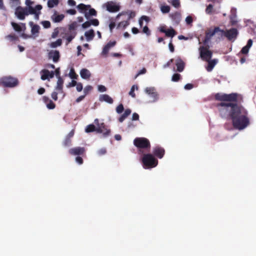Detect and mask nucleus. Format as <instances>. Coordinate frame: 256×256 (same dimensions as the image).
Here are the masks:
<instances>
[{
	"mask_svg": "<svg viewBox=\"0 0 256 256\" xmlns=\"http://www.w3.org/2000/svg\"><path fill=\"white\" fill-rule=\"evenodd\" d=\"M77 27L76 22H73L69 26V30L70 32H75V30Z\"/></svg>",
	"mask_w": 256,
	"mask_h": 256,
	"instance_id": "79ce46f5",
	"label": "nucleus"
},
{
	"mask_svg": "<svg viewBox=\"0 0 256 256\" xmlns=\"http://www.w3.org/2000/svg\"><path fill=\"white\" fill-rule=\"evenodd\" d=\"M176 64L178 72H182L183 71L184 68V62L180 58H178L176 60Z\"/></svg>",
	"mask_w": 256,
	"mask_h": 256,
	"instance_id": "412c9836",
	"label": "nucleus"
},
{
	"mask_svg": "<svg viewBox=\"0 0 256 256\" xmlns=\"http://www.w3.org/2000/svg\"><path fill=\"white\" fill-rule=\"evenodd\" d=\"M236 9L235 8H232L231 9V16L230 20L232 24H234L236 22Z\"/></svg>",
	"mask_w": 256,
	"mask_h": 256,
	"instance_id": "7c9ffc66",
	"label": "nucleus"
},
{
	"mask_svg": "<svg viewBox=\"0 0 256 256\" xmlns=\"http://www.w3.org/2000/svg\"><path fill=\"white\" fill-rule=\"evenodd\" d=\"M58 32H59L58 29L55 28L54 30V32L52 33V38H56L58 34Z\"/></svg>",
	"mask_w": 256,
	"mask_h": 256,
	"instance_id": "052dcab7",
	"label": "nucleus"
},
{
	"mask_svg": "<svg viewBox=\"0 0 256 256\" xmlns=\"http://www.w3.org/2000/svg\"><path fill=\"white\" fill-rule=\"evenodd\" d=\"M70 144V138L66 137L64 142V146H69Z\"/></svg>",
	"mask_w": 256,
	"mask_h": 256,
	"instance_id": "bf43d9fd",
	"label": "nucleus"
},
{
	"mask_svg": "<svg viewBox=\"0 0 256 256\" xmlns=\"http://www.w3.org/2000/svg\"><path fill=\"white\" fill-rule=\"evenodd\" d=\"M40 28L38 25L35 24L32 26L31 32L32 34L35 35L38 32Z\"/></svg>",
	"mask_w": 256,
	"mask_h": 256,
	"instance_id": "4c0bfd02",
	"label": "nucleus"
},
{
	"mask_svg": "<svg viewBox=\"0 0 256 256\" xmlns=\"http://www.w3.org/2000/svg\"><path fill=\"white\" fill-rule=\"evenodd\" d=\"M238 34V31L236 28H232L226 32V36L229 40H232L236 38Z\"/></svg>",
	"mask_w": 256,
	"mask_h": 256,
	"instance_id": "2eb2a0df",
	"label": "nucleus"
},
{
	"mask_svg": "<svg viewBox=\"0 0 256 256\" xmlns=\"http://www.w3.org/2000/svg\"><path fill=\"white\" fill-rule=\"evenodd\" d=\"M68 76L72 79H76L78 75L75 73L74 69L72 68L68 74Z\"/></svg>",
	"mask_w": 256,
	"mask_h": 256,
	"instance_id": "ea45409f",
	"label": "nucleus"
},
{
	"mask_svg": "<svg viewBox=\"0 0 256 256\" xmlns=\"http://www.w3.org/2000/svg\"><path fill=\"white\" fill-rule=\"evenodd\" d=\"M25 4L26 6V8H30L32 9L33 12H34V8H33L32 5L33 4V2L31 1V0H26Z\"/></svg>",
	"mask_w": 256,
	"mask_h": 256,
	"instance_id": "de8ad7c7",
	"label": "nucleus"
},
{
	"mask_svg": "<svg viewBox=\"0 0 256 256\" xmlns=\"http://www.w3.org/2000/svg\"><path fill=\"white\" fill-rule=\"evenodd\" d=\"M170 2L176 8H178L180 6V0H170Z\"/></svg>",
	"mask_w": 256,
	"mask_h": 256,
	"instance_id": "37998d69",
	"label": "nucleus"
},
{
	"mask_svg": "<svg viewBox=\"0 0 256 256\" xmlns=\"http://www.w3.org/2000/svg\"><path fill=\"white\" fill-rule=\"evenodd\" d=\"M46 108L49 110H53L55 108L54 104L51 100L46 104Z\"/></svg>",
	"mask_w": 256,
	"mask_h": 256,
	"instance_id": "49530a36",
	"label": "nucleus"
},
{
	"mask_svg": "<svg viewBox=\"0 0 256 256\" xmlns=\"http://www.w3.org/2000/svg\"><path fill=\"white\" fill-rule=\"evenodd\" d=\"M92 88V87L91 86H86L84 90V95L86 96L89 92H90Z\"/></svg>",
	"mask_w": 256,
	"mask_h": 256,
	"instance_id": "8fccbe9b",
	"label": "nucleus"
},
{
	"mask_svg": "<svg viewBox=\"0 0 256 256\" xmlns=\"http://www.w3.org/2000/svg\"><path fill=\"white\" fill-rule=\"evenodd\" d=\"M160 10L162 13H168L170 10V7L168 6H161Z\"/></svg>",
	"mask_w": 256,
	"mask_h": 256,
	"instance_id": "c03bdc74",
	"label": "nucleus"
},
{
	"mask_svg": "<svg viewBox=\"0 0 256 256\" xmlns=\"http://www.w3.org/2000/svg\"><path fill=\"white\" fill-rule=\"evenodd\" d=\"M130 113L131 110L130 109H126L122 116L119 118L120 122H122Z\"/></svg>",
	"mask_w": 256,
	"mask_h": 256,
	"instance_id": "2f4dec72",
	"label": "nucleus"
},
{
	"mask_svg": "<svg viewBox=\"0 0 256 256\" xmlns=\"http://www.w3.org/2000/svg\"><path fill=\"white\" fill-rule=\"evenodd\" d=\"M84 152V148L76 147L70 150L69 152L72 155H79L82 154Z\"/></svg>",
	"mask_w": 256,
	"mask_h": 256,
	"instance_id": "f3484780",
	"label": "nucleus"
},
{
	"mask_svg": "<svg viewBox=\"0 0 256 256\" xmlns=\"http://www.w3.org/2000/svg\"><path fill=\"white\" fill-rule=\"evenodd\" d=\"M212 10H213V6H212V5L209 4L207 6V8H206V12L208 14H210L212 13Z\"/></svg>",
	"mask_w": 256,
	"mask_h": 256,
	"instance_id": "3c124183",
	"label": "nucleus"
},
{
	"mask_svg": "<svg viewBox=\"0 0 256 256\" xmlns=\"http://www.w3.org/2000/svg\"><path fill=\"white\" fill-rule=\"evenodd\" d=\"M76 36V32H70V34H68V36L66 38V40L68 42H70Z\"/></svg>",
	"mask_w": 256,
	"mask_h": 256,
	"instance_id": "a19ab883",
	"label": "nucleus"
},
{
	"mask_svg": "<svg viewBox=\"0 0 256 256\" xmlns=\"http://www.w3.org/2000/svg\"><path fill=\"white\" fill-rule=\"evenodd\" d=\"M64 18V16L63 14H54L51 17L52 20L54 22H58L62 20Z\"/></svg>",
	"mask_w": 256,
	"mask_h": 256,
	"instance_id": "c85d7f7f",
	"label": "nucleus"
},
{
	"mask_svg": "<svg viewBox=\"0 0 256 256\" xmlns=\"http://www.w3.org/2000/svg\"><path fill=\"white\" fill-rule=\"evenodd\" d=\"M214 36H216L218 38H220L224 36H226V32L220 30L218 27L215 28L214 29L208 30L206 32V36L204 41V44H206L210 40L211 38Z\"/></svg>",
	"mask_w": 256,
	"mask_h": 256,
	"instance_id": "7ed1b4c3",
	"label": "nucleus"
},
{
	"mask_svg": "<svg viewBox=\"0 0 256 256\" xmlns=\"http://www.w3.org/2000/svg\"><path fill=\"white\" fill-rule=\"evenodd\" d=\"M102 8L111 12H116L120 10V6L118 4L112 1L104 3L102 5Z\"/></svg>",
	"mask_w": 256,
	"mask_h": 256,
	"instance_id": "1a4fd4ad",
	"label": "nucleus"
},
{
	"mask_svg": "<svg viewBox=\"0 0 256 256\" xmlns=\"http://www.w3.org/2000/svg\"><path fill=\"white\" fill-rule=\"evenodd\" d=\"M172 20L178 24L181 20V14L179 12H175L170 14Z\"/></svg>",
	"mask_w": 256,
	"mask_h": 256,
	"instance_id": "6ab92c4d",
	"label": "nucleus"
},
{
	"mask_svg": "<svg viewBox=\"0 0 256 256\" xmlns=\"http://www.w3.org/2000/svg\"><path fill=\"white\" fill-rule=\"evenodd\" d=\"M58 94H62L60 93L58 91L54 90L52 93L51 96L54 100H57L58 98Z\"/></svg>",
	"mask_w": 256,
	"mask_h": 256,
	"instance_id": "a18cd8bd",
	"label": "nucleus"
},
{
	"mask_svg": "<svg viewBox=\"0 0 256 256\" xmlns=\"http://www.w3.org/2000/svg\"><path fill=\"white\" fill-rule=\"evenodd\" d=\"M180 76V74H174L172 76V80L173 82H177L179 80Z\"/></svg>",
	"mask_w": 256,
	"mask_h": 256,
	"instance_id": "864d4df0",
	"label": "nucleus"
},
{
	"mask_svg": "<svg viewBox=\"0 0 256 256\" xmlns=\"http://www.w3.org/2000/svg\"><path fill=\"white\" fill-rule=\"evenodd\" d=\"M42 8V6L41 5L38 4L34 8V12L31 13L30 14H34V19L36 20H38L39 18V15L40 14V10Z\"/></svg>",
	"mask_w": 256,
	"mask_h": 256,
	"instance_id": "a878e982",
	"label": "nucleus"
},
{
	"mask_svg": "<svg viewBox=\"0 0 256 256\" xmlns=\"http://www.w3.org/2000/svg\"><path fill=\"white\" fill-rule=\"evenodd\" d=\"M186 23L188 24H190L192 22V18L191 16H188L185 20Z\"/></svg>",
	"mask_w": 256,
	"mask_h": 256,
	"instance_id": "69168bd1",
	"label": "nucleus"
},
{
	"mask_svg": "<svg viewBox=\"0 0 256 256\" xmlns=\"http://www.w3.org/2000/svg\"><path fill=\"white\" fill-rule=\"evenodd\" d=\"M40 78L42 80H48L54 78V71H49L48 70H42L40 72Z\"/></svg>",
	"mask_w": 256,
	"mask_h": 256,
	"instance_id": "9b49d317",
	"label": "nucleus"
},
{
	"mask_svg": "<svg viewBox=\"0 0 256 256\" xmlns=\"http://www.w3.org/2000/svg\"><path fill=\"white\" fill-rule=\"evenodd\" d=\"M143 32L146 34L147 36L150 35V31L147 26H144L143 28Z\"/></svg>",
	"mask_w": 256,
	"mask_h": 256,
	"instance_id": "0e129e2a",
	"label": "nucleus"
},
{
	"mask_svg": "<svg viewBox=\"0 0 256 256\" xmlns=\"http://www.w3.org/2000/svg\"><path fill=\"white\" fill-rule=\"evenodd\" d=\"M62 40L61 39H58L56 42H51L49 46L52 48H56L62 44Z\"/></svg>",
	"mask_w": 256,
	"mask_h": 256,
	"instance_id": "72a5a7b5",
	"label": "nucleus"
},
{
	"mask_svg": "<svg viewBox=\"0 0 256 256\" xmlns=\"http://www.w3.org/2000/svg\"><path fill=\"white\" fill-rule=\"evenodd\" d=\"M200 58L204 60L208 61L212 58V52L208 48L201 46L200 48Z\"/></svg>",
	"mask_w": 256,
	"mask_h": 256,
	"instance_id": "9d476101",
	"label": "nucleus"
},
{
	"mask_svg": "<svg viewBox=\"0 0 256 256\" xmlns=\"http://www.w3.org/2000/svg\"><path fill=\"white\" fill-rule=\"evenodd\" d=\"M54 72V74L56 75L57 78H62L60 76V68H56V70Z\"/></svg>",
	"mask_w": 256,
	"mask_h": 256,
	"instance_id": "e2e57ef3",
	"label": "nucleus"
},
{
	"mask_svg": "<svg viewBox=\"0 0 256 256\" xmlns=\"http://www.w3.org/2000/svg\"><path fill=\"white\" fill-rule=\"evenodd\" d=\"M41 24L45 28H49L50 26V22L48 20L42 21Z\"/></svg>",
	"mask_w": 256,
	"mask_h": 256,
	"instance_id": "09e8293b",
	"label": "nucleus"
},
{
	"mask_svg": "<svg viewBox=\"0 0 256 256\" xmlns=\"http://www.w3.org/2000/svg\"><path fill=\"white\" fill-rule=\"evenodd\" d=\"M116 44V42H110L105 46L104 48L102 51V54H106Z\"/></svg>",
	"mask_w": 256,
	"mask_h": 256,
	"instance_id": "4be33fe9",
	"label": "nucleus"
},
{
	"mask_svg": "<svg viewBox=\"0 0 256 256\" xmlns=\"http://www.w3.org/2000/svg\"><path fill=\"white\" fill-rule=\"evenodd\" d=\"M90 25L98 26L99 24L98 20L97 19L90 20Z\"/></svg>",
	"mask_w": 256,
	"mask_h": 256,
	"instance_id": "4d7b16f0",
	"label": "nucleus"
},
{
	"mask_svg": "<svg viewBox=\"0 0 256 256\" xmlns=\"http://www.w3.org/2000/svg\"><path fill=\"white\" fill-rule=\"evenodd\" d=\"M77 8L80 10V12L84 13L85 16H96V12L94 8H91L90 5H85L80 4L77 6Z\"/></svg>",
	"mask_w": 256,
	"mask_h": 256,
	"instance_id": "0eeeda50",
	"label": "nucleus"
},
{
	"mask_svg": "<svg viewBox=\"0 0 256 256\" xmlns=\"http://www.w3.org/2000/svg\"><path fill=\"white\" fill-rule=\"evenodd\" d=\"M97 152L98 155H103L106 153V150L105 148H101Z\"/></svg>",
	"mask_w": 256,
	"mask_h": 256,
	"instance_id": "774afa93",
	"label": "nucleus"
},
{
	"mask_svg": "<svg viewBox=\"0 0 256 256\" xmlns=\"http://www.w3.org/2000/svg\"><path fill=\"white\" fill-rule=\"evenodd\" d=\"M123 110H124V106H123V105L122 104H119L116 107V112L118 114H120V113L122 112Z\"/></svg>",
	"mask_w": 256,
	"mask_h": 256,
	"instance_id": "5fc2aeb1",
	"label": "nucleus"
},
{
	"mask_svg": "<svg viewBox=\"0 0 256 256\" xmlns=\"http://www.w3.org/2000/svg\"><path fill=\"white\" fill-rule=\"evenodd\" d=\"M12 26L14 29L18 32H20L22 30L23 28H25V24H18L15 22H12L11 23Z\"/></svg>",
	"mask_w": 256,
	"mask_h": 256,
	"instance_id": "cd10ccee",
	"label": "nucleus"
},
{
	"mask_svg": "<svg viewBox=\"0 0 256 256\" xmlns=\"http://www.w3.org/2000/svg\"><path fill=\"white\" fill-rule=\"evenodd\" d=\"M49 58H52L54 62H56L58 61L60 58L59 52L56 50H52L48 53Z\"/></svg>",
	"mask_w": 256,
	"mask_h": 256,
	"instance_id": "dca6fc26",
	"label": "nucleus"
},
{
	"mask_svg": "<svg viewBox=\"0 0 256 256\" xmlns=\"http://www.w3.org/2000/svg\"><path fill=\"white\" fill-rule=\"evenodd\" d=\"M18 80L11 76H5L0 78V84L6 87L13 88L18 84Z\"/></svg>",
	"mask_w": 256,
	"mask_h": 256,
	"instance_id": "39448f33",
	"label": "nucleus"
},
{
	"mask_svg": "<svg viewBox=\"0 0 256 256\" xmlns=\"http://www.w3.org/2000/svg\"><path fill=\"white\" fill-rule=\"evenodd\" d=\"M208 65L206 67V69L208 72H210L212 70L216 64L218 62V60L214 59L212 60H210L208 61Z\"/></svg>",
	"mask_w": 256,
	"mask_h": 256,
	"instance_id": "393cba45",
	"label": "nucleus"
},
{
	"mask_svg": "<svg viewBox=\"0 0 256 256\" xmlns=\"http://www.w3.org/2000/svg\"><path fill=\"white\" fill-rule=\"evenodd\" d=\"M84 36L86 37L87 42L92 40L94 36V32L93 30H90L86 31L84 33Z\"/></svg>",
	"mask_w": 256,
	"mask_h": 256,
	"instance_id": "b1692460",
	"label": "nucleus"
},
{
	"mask_svg": "<svg viewBox=\"0 0 256 256\" xmlns=\"http://www.w3.org/2000/svg\"><path fill=\"white\" fill-rule=\"evenodd\" d=\"M32 9L30 8L18 7L15 10V14L18 18L20 20H24L26 16L32 13Z\"/></svg>",
	"mask_w": 256,
	"mask_h": 256,
	"instance_id": "423d86ee",
	"label": "nucleus"
},
{
	"mask_svg": "<svg viewBox=\"0 0 256 256\" xmlns=\"http://www.w3.org/2000/svg\"><path fill=\"white\" fill-rule=\"evenodd\" d=\"M74 80V79H72V81L68 83V84L66 86L67 88L74 87L76 86L78 82Z\"/></svg>",
	"mask_w": 256,
	"mask_h": 256,
	"instance_id": "13d9d810",
	"label": "nucleus"
},
{
	"mask_svg": "<svg viewBox=\"0 0 256 256\" xmlns=\"http://www.w3.org/2000/svg\"><path fill=\"white\" fill-rule=\"evenodd\" d=\"M104 130H106V132H104V136H108L110 134V130L107 129L106 128L104 124V122H102L101 124H97V126L96 127V131L98 132H103Z\"/></svg>",
	"mask_w": 256,
	"mask_h": 256,
	"instance_id": "ddd939ff",
	"label": "nucleus"
},
{
	"mask_svg": "<svg viewBox=\"0 0 256 256\" xmlns=\"http://www.w3.org/2000/svg\"><path fill=\"white\" fill-rule=\"evenodd\" d=\"M167 36L173 38L176 34V32L173 28H170L166 30L164 33Z\"/></svg>",
	"mask_w": 256,
	"mask_h": 256,
	"instance_id": "f704fd0d",
	"label": "nucleus"
},
{
	"mask_svg": "<svg viewBox=\"0 0 256 256\" xmlns=\"http://www.w3.org/2000/svg\"><path fill=\"white\" fill-rule=\"evenodd\" d=\"M94 131H96V126L94 124L88 125L85 129V132H90Z\"/></svg>",
	"mask_w": 256,
	"mask_h": 256,
	"instance_id": "58836bf2",
	"label": "nucleus"
},
{
	"mask_svg": "<svg viewBox=\"0 0 256 256\" xmlns=\"http://www.w3.org/2000/svg\"><path fill=\"white\" fill-rule=\"evenodd\" d=\"M90 20L86 21L82 24V28H89L90 26Z\"/></svg>",
	"mask_w": 256,
	"mask_h": 256,
	"instance_id": "680f3d73",
	"label": "nucleus"
},
{
	"mask_svg": "<svg viewBox=\"0 0 256 256\" xmlns=\"http://www.w3.org/2000/svg\"><path fill=\"white\" fill-rule=\"evenodd\" d=\"M100 102H104L108 104H112L113 102L112 98L108 94H100L99 96Z\"/></svg>",
	"mask_w": 256,
	"mask_h": 256,
	"instance_id": "a211bd4d",
	"label": "nucleus"
},
{
	"mask_svg": "<svg viewBox=\"0 0 256 256\" xmlns=\"http://www.w3.org/2000/svg\"><path fill=\"white\" fill-rule=\"evenodd\" d=\"M138 90V86L136 85H133L132 86L129 92V95L130 96L133 98H135L136 94H135L134 92L135 90Z\"/></svg>",
	"mask_w": 256,
	"mask_h": 256,
	"instance_id": "c9c22d12",
	"label": "nucleus"
},
{
	"mask_svg": "<svg viewBox=\"0 0 256 256\" xmlns=\"http://www.w3.org/2000/svg\"><path fill=\"white\" fill-rule=\"evenodd\" d=\"M154 154L160 158H162L164 154V150L161 148H156L154 150Z\"/></svg>",
	"mask_w": 256,
	"mask_h": 256,
	"instance_id": "5701e85b",
	"label": "nucleus"
},
{
	"mask_svg": "<svg viewBox=\"0 0 256 256\" xmlns=\"http://www.w3.org/2000/svg\"><path fill=\"white\" fill-rule=\"evenodd\" d=\"M139 119V116L138 114L136 113V112H134L132 114V120H138Z\"/></svg>",
	"mask_w": 256,
	"mask_h": 256,
	"instance_id": "338daca9",
	"label": "nucleus"
},
{
	"mask_svg": "<svg viewBox=\"0 0 256 256\" xmlns=\"http://www.w3.org/2000/svg\"><path fill=\"white\" fill-rule=\"evenodd\" d=\"M58 3V0H49L48 2V6L49 8H53Z\"/></svg>",
	"mask_w": 256,
	"mask_h": 256,
	"instance_id": "e433bc0d",
	"label": "nucleus"
},
{
	"mask_svg": "<svg viewBox=\"0 0 256 256\" xmlns=\"http://www.w3.org/2000/svg\"><path fill=\"white\" fill-rule=\"evenodd\" d=\"M142 162L144 168H154L158 164V160L151 154H144L142 158Z\"/></svg>",
	"mask_w": 256,
	"mask_h": 256,
	"instance_id": "20e7f679",
	"label": "nucleus"
},
{
	"mask_svg": "<svg viewBox=\"0 0 256 256\" xmlns=\"http://www.w3.org/2000/svg\"><path fill=\"white\" fill-rule=\"evenodd\" d=\"M144 92L147 96L146 104L155 103L158 100L159 94L154 87L147 86L144 88Z\"/></svg>",
	"mask_w": 256,
	"mask_h": 256,
	"instance_id": "f03ea898",
	"label": "nucleus"
},
{
	"mask_svg": "<svg viewBox=\"0 0 256 256\" xmlns=\"http://www.w3.org/2000/svg\"><path fill=\"white\" fill-rule=\"evenodd\" d=\"M122 21H121L118 25V28H124L130 24L128 20H126L124 18V17H121Z\"/></svg>",
	"mask_w": 256,
	"mask_h": 256,
	"instance_id": "c756f323",
	"label": "nucleus"
},
{
	"mask_svg": "<svg viewBox=\"0 0 256 256\" xmlns=\"http://www.w3.org/2000/svg\"><path fill=\"white\" fill-rule=\"evenodd\" d=\"M136 16L135 12H122L120 13L116 16V19L118 20L120 17H124V18L126 20H130Z\"/></svg>",
	"mask_w": 256,
	"mask_h": 256,
	"instance_id": "f8f14e48",
	"label": "nucleus"
},
{
	"mask_svg": "<svg viewBox=\"0 0 256 256\" xmlns=\"http://www.w3.org/2000/svg\"><path fill=\"white\" fill-rule=\"evenodd\" d=\"M76 86L78 92H80L82 90L83 86L82 83L78 82Z\"/></svg>",
	"mask_w": 256,
	"mask_h": 256,
	"instance_id": "6e6d98bb",
	"label": "nucleus"
},
{
	"mask_svg": "<svg viewBox=\"0 0 256 256\" xmlns=\"http://www.w3.org/2000/svg\"><path fill=\"white\" fill-rule=\"evenodd\" d=\"M215 98L218 100L222 101L218 105L222 117L230 118L234 127L238 130H242L248 126L250 120L248 117L247 110L242 106L234 103L242 100L240 94L221 93L216 94Z\"/></svg>",
	"mask_w": 256,
	"mask_h": 256,
	"instance_id": "f257e3e1",
	"label": "nucleus"
},
{
	"mask_svg": "<svg viewBox=\"0 0 256 256\" xmlns=\"http://www.w3.org/2000/svg\"><path fill=\"white\" fill-rule=\"evenodd\" d=\"M63 84H64V80L62 79V78H58L56 85L55 87V90H55L58 91L60 93L62 94V98H64L65 96V94L62 90Z\"/></svg>",
	"mask_w": 256,
	"mask_h": 256,
	"instance_id": "4468645a",
	"label": "nucleus"
},
{
	"mask_svg": "<svg viewBox=\"0 0 256 256\" xmlns=\"http://www.w3.org/2000/svg\"><path fill=\"white\" fill-rule=\"evenodd\" d=\"M80 74L82 78L86 80L88 79L91 76L90 72L86 68L81 70Z\"/></svg>",
	"mask_w": 256,
	"mask_h": 256,
	"instance_id": "aec40b11",
	"label": "nucleus"
},
{
	"mask_svg": "<svg viewBox=\"0 0 256 256\" xmlns=\"http://www.w3.org/2000/svg\"><path fill=\"white\" fill-rule=\"evenodd\" d=\"M252 40L251 39H250L248 42L247 44L241 50V52L243 54H247L249 50L252 46Z\"/></svg>",
	"mask_w": 256,
	"mask_h": 256,
	"instance_id": "bb28decb",
	"label": "nucleus"
},
{
	"mask_svg": "<svg viewBox=\"0 0 256 256\" xmlns=\"http://www.w3.org/2000/svg\"><path fill=\"white\" fill-rule=\"evenodd\" d=\"M134 145L138 148H150L149 140L144 138H138L134 140Z\"/></svg>",
	"mask_w": 256,
	"mask_h": 256,
	"instance_id": "6e6552de",
	"label": "nucleus"
},
{
	"mask_svg": "<svg viewBox=\"0 0 256 256\" xmlns=\"http://www.w3.org/2000/svg\"><path fill=\"white\" fill-rule=\"evenodd\" d=\"M150 19L149 18L146 16H142L138 20V23L140 26H142L144 24V21H145L146 24L148 23L149 22Z\"/></svg>",
	"mask_w": 256,
	"mask_h": 256,
	"instance_id": "473e14b6",
	"label": "nucleus"
},
{
	"mask_svg": "<svg viewBox=\"0 0 256 256\" xmlns=\"http://www.w3.org/2000/svg\"><path fill=\"white\" fill-rule=\"evenodd\" d=\"M98 92H102L106 91V88L103 85H98Z\"/></svg>",
	"mask_w": 256,
	"mask_h": 256,
	"instance_id": "603ef678",
	"label": "nucleus"
}]
</instances>
